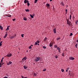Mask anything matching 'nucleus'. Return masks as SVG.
Wrapping results in <instances>:
<instances>
[{"instance_id":"obj_64","label":"nucleus","mask_w":78,"mask_h":78,"mask_svg":"<svg viewBox=\"0 0 78 78\" xmlns=\"http://www.w3.org/2000/svg\"><path fill=\"white\" fill-rule=\"evenodd\" d=\"M27 52H28V50L27 51Z\"/></svg>"},{"instance_id":"obj_22","label":"nucleus","mask_w":78,"mask_h":78,"mask_svg":"<svg viewBox=\"0 0 78 78\" xmlns=\"http://www.w3.org/2000/svg\"><path fill=\"white\" fill-rule=\"evenodd\" d=\"M37 43H38V44H39V43L40 42V41H39L37 40L36 41V42Z\"/></svg>"},{"instance_id":"obj_26","label":"nucleus","mask_w":78,"mask_h":78,"mask_svg":"<svg viewBox=\"0 0 78 78\" xmlns=\"http://www.w3.org/2000/svg\"><path fill=\"white\" fill-rule=\"evenodd\" d=\"M37 45V43L36 42H35V44L34 45Z\"/></svg>"},{"instance_id":"obj_2","label":"nucleus","mask_w":78,"mask_h":78,"mask_svg":"<svg viewBox=\"0 0 78 78\" xmlns=\"http://www.w3.org/2000/svg\"><path fill=\"white\" fill-rule=\"evenodd\" d=\"M67 24H69V23H71V22L69 21V20H68L67 19H66Z\"/></svg>"},{"instance_id":"obj_34","label":"nucleus","mask_w":78,"mask_h":78,"mask_svg":"<svg viewBox=\"0 0 78 78\" xmlns=\"http://www.w3.org/2000/svg\"><path fill=\"white\" fill-rule=\"evenodd\" d=\"M6 30H9V27H7V29H6Z\"/></svg>"},{"instance_id":"obj_55","label":"nucleus","mask_w":78,"mask_h":78,"mask_svg":"<svg viewBox=\"0 0 78 78\" xmlns=\"http://www.w3.org/2000/svg\"><path fill=\"white\" fill-rule=\"evenodd\" d=\"M0 65H2V63H0Z\"/></svg>"},{"instance_id":"obj_21","label":"nucleus","mask_w":78,"mask_h":78,"mask_svg":"<svg viewBox=\"0 0 78 78\" xmlns=\"http://www.w3.org/2000/svg\"><path fill=\"white\" fill-rule=\"evenodd\" d=\"M29 49H31V48H31V46H30L29 47Z\"/></svg>"},{"instance_id":"obj_8","label":"nucleus","mask_w":78,"mask_h":78,"mask_svg":"<svg viewBox=\"0 0 78 78\" xmlns=\"http://www.w3.org/2000/svg\"><path fill=\"white\" fill-rule=\"evenodd\" d=\"M24 3H28V1L27 0H25L24 1Z\"/></svg>"},{"instance_id":"obj_45","label":"nucleus","mask_w":78,"mask_h":78,"mask_svg":"<svg viewBox=\"0 0 78 78\" xmlns=\"http://www.w3.org/2000/svg\"><path fill=\"white\" fill-rule=\"evenodd\" d=\"M66 70H69V68H66Z\"/></svg>"},{"instance_id":"obj_25","label":"nucleus","mask_w":78,"mask_h":78,"mask_svg":"<svg viewBox=\"0 0 78 78\" xmlns=\"http://www.w3.org/2000/svg\"><path fill=\"white\" fill-rule=\"evenodd\" d=\"M73 36V34L72 33H70V36Z\"/></svg>"},{"instance_id":"obj_53","label":"nucleus","mask_w":78,"mask_h":78,"mask_svg":"<svg viewBox=\"0 0 78 78\" xmlns=\"http://www.w3.org/2000/svg\"><path fill=\"white\" fill-rule=\"evenodd\" d=\"M69 75H70V73H69Z\"/></svg>"},{"instance_id":"obj_42","label":"nucleus","mask_w":78,"mask_h":78,"mask_svg":"<svg viewBox=\"0 0 78 78\" xmlns=\"http://www.w3.org/2000/svg\"><path fill=\"white\" fill-rule=\"evenodd\" d=\"M2 45V43H0V47H1Z\"/></svg>"},{"instance_id":"obj_43","label":"nucleus","mask_w":78,"mask_h":78,"mask_svg":"<svg viewBox=\"0 0 78 78\" xmlns=\"http://www.w3.org/2000/svg\"><path fill=\"white\" fill-rule=\"evenodd\" d=\"M75 47H77V46H78V45L77 44H76V45H75Z\"/></svg>"},{"instance_id":"obj_48","label":"nucleus","mask_w":78,"mask_h":78,"mask_svg":"<svg viewBox=\"0 0 78 78\" xmlns=\"http://www.w3.org/2000/svg\"><path fill=\"white\" fill-rule=\"evenodd\" d=\"M21 77H22V78H24V77H23V76H22Z\"/></svg>"},{"instance_id":"obj_37","label":"nucleus","mask_w":78,"mask_h":78,"mask_svg":"<svg viewBox=\"0 0 78 78\" xmlns=\"http://www.w3.org/2000/svg\"><path fill=\"white\" fill-rule=\"evenodd\" d=\"M54 47L55 48H57V46L56 45H54Z\"/></svg>"},{"instance_id":"obj_41","label":"nucleus","mask_w":78,"mask_h":78,"mask_svg":"<svg viewBox=\"0 0 78 78\" xmlns=\"http://www.w3.org/2000/svg\"><path fill=\"white\" fill-rule=\"evenodd\" d=\"M15 20H16V19H14L12 20H13V21H14Z\"/></svg>"},{"instance_id":"obj_24","label":"nucleus","mask_w":78,"mask_h":78,"mask_svg":"<svg viewBox=\"0 0 78 78\" xmlns=\"http://www.w3.org/2000/svg\"><path fill=\"white\" fill-rule=\"evenodd\" d=\"M37 0H35L34 3H37Z\"/></svg>"},{"instance_id":"obj_46","label":"nucleus","mask_w":78,"mask_h":78,"mask_svg":"<svg viewBox=\"0 0 78 78\" xmlns=\"http://www.w3.org/2000/svg\"><path fill=\"white\" fill-rule=\"evenodd\" d=\"M58 52H59V53H60V52H61V51L60 50H58Z\"/></svg>"},{"instance_id":"obj_61","label":"nucleus","mask_w":78,"mask_h":78,"mask_svg":"<svg viewBox=\"0 0 78 78\" xmlns=\"http://www.w3.org/2000/svg\"><path fill=\"white\" fill-rule=\"evenodd\" d=\"M24 78H28L27 77H24Z\"/></svg>"},{"instance_id":"obj_4","label":"nucleus","mask_w":78,"mask_h":78,"mask_svg":"<svg viewBox=\"0 0 78 78\" xmlns=\"http://www.w3.org/2000/svg\"><path fill=\"white\" fill-rule=\"evenodd\" d=\"M11 56H12V54L10 53L9 54H7L6 55V56H8V57H10Z\"/></svg>"},{"instance_id":"obj_1","label":"nucleus","mask_w":78,"mask_h":78,"mask_svg":"<svg viewBox=\"0 0 78 78\" xmlns=\"http://www.w3.org/2000/svg\"><path fill=\"white\" fill-rule=\"evenodd\" d=\"M34 60L35 62H37L41 60V57H36Z\"/></svg>"},{"instance_id":"obj_54","label":"nucleus","mask_w":78,"mask_h":78,"mask_svg":"<svg viewBox=\"0 0 78 78\" xmlns=\"http://www.w3.org/2000/svg\"><path fill=\"white\" fill-rule=\"evenodd\" d=\"M2 42H3V41H1V42H0V43H2Z\"/></svg>"},{"instance_id":"obj_18","label":"nucleus","mask_w":78,"mask_h":78,"mask_svg":"<svg viewBox=\"0 0 78 78\" xmlns=\"http://www.w3.org/2000/svg\"><path fill=\"white\" fill-rule=\"evenodd\" d=\"M25 11L26 12H29V9H25Z\"/></svg>"},{"instance_id":"obj_59","label":"nucleus","mask_w":78,"mask_h":78,"mask_svg":"<svg viewBox=\"0 0 78 78\" xmlns=\"http://www.w3.org/2000/svg\"><path fill=\"white\" fill-rule=\"evenodd\" d=\"M3 59H4V58L3 57L2 59L3 60Z\"/></svg>"},{"instance_id":"obj_60","label":"nucleus","mask_w":78,"mask_h":78,"mask_svg":"<svg viewBox=\"0 0 78 78\" xmlns=\"http://www.w3.org/2000/svg\"><path fill=\"white\" fill-rule=\"evenodd\" d=\"M76 42H78V40H77Z\"/></svg>"},{"instance_id":"obj_6","label":"nucleus","mask_w":78,"mask_h":78,"mask_svg":"<svg viewBox=\"0 0 78 78\" xmlns=\"http://www.w3.org/2000/svg\"><path fill=\"white\" fill-rule=\"evenodd\" d=\"M30 16L31 18H34L33 16H34V14H33L32 15L30 14Z\"/></svg>"},{"instance_id":"obj_57","label":"nucleus","mask_w":78,"mask_h":78,"mask_svg":"<svg viewBox=\"0 0 78 78\" xmlns=\"http://www.w3.org/2000/svg\"><path fill=\"white\" fill-rule=\"evenodd\" d=\"M53 0H50V2H51Z\"/></svg>"},{"instance_id":"obj_16","label":"nucleus","mask_w":78,"mask_h":78,"mask_svg":"<svg viewBox=\"0 0 78 78\" xmlns=\"http://www.w3.org/2000/svg\"><path fill=\"white\" fill-rule=\"evenodd\" d=\"M27 6H29L30 5V3H29V2H28L27 3Z\"/></svg>"},{"instance_id":"obj_9","label":"nucleus","mask_w":78,"mask_h":78,"mask_svg":"<svg viewBox=\"0 0 78 78\" xmlns=\"http://www.w3.org/2000/svg\"><path fill=\"white\" fill-rule=\"evenodd\" d=\"M53 32H54V33H56V28L54 29L53 30Z\"/></svg>"},{"instance_id":"obj_20","label":"nucleus","mask_w":78,"mask_h":78,"mask_svg":"<svg viewBox=\"0 0 78 78\" xmlns=\"http://www.w3.org/2000/svg\"><path fill=\"white\" fill-rule=\"evenodd\" d=\"M47 37H45V38H44V41H46V40H47Z\"/></svg>"},{"instance_id":"obj_52","label":"nucleus","mask_w":78,"mask_h":78,"mask_svg":"<svg viewBox=\"0 0 78 78\" xmlns=\"http://www.w3.org/2000/svg\"><path fill=\"white\" fill-rule=\"evenodd\" d=\"M4 64L3 63H2V66H3V65Z\"/></svg>"},{"instance_id":"obj_32","label":"nucleus","mask_w":78,"mask_h":78,"mask_svg":"<svg viewBox=\"0 0 78 78\" xmlns=\"http://www.w3.org/2000/svg\"><path fill=\"white\" fill-rule=\"evenodd\" d=\"M61 71L62 72H63L64 71V70L63 69H62Z\"/></svg>"},{"instance_id":"obj_23","label":"nucleus","mask_w":78,"mask_h":78,"mask_svg":"<svg viewBox=\"0 0 78 78\" xmlns=\"http://www.w3.org/2000/svg\"><path fill=\"white\" fill-rule=\"evenodd\" d=\"M50 47H51L52 46V44H51V43H50L49 45Z\"/></svg>"},{"instance_id":"obj_19","label":"nucleus","mask_w":78,"mask_h":78,"mask_svg":"<svg viewBox=\"0 0 78 78\" xmlns=\"http://www.w3.org/2000/svg\"><path fill=\"white\" fill-rule=\"evenodd\" d=\"M57 48V49L58 50H61V49H60V48H59V47H58Z\"/></svg>"},{"instance_id":"obj_63","label":"nucleus","mask_w":78,"mask_h":78,"mask_svg":"<svg viewBox=\"0 0 78 78\" xmlns=\"http://www.w3.org/2000/svg\"><path fill=\"white\" fill-rule=\"evenodd\" d=\"M66 14H67V12H66Z\"/></svg>"},{"instance_id":"obj_14","label":"nucleus","mask_w":78,"mask_h":78,"mask_svg":"<svg viewBox=\"0 0 78 78\" xmlns=\"http://www.w3.org/2000/svg\"><path fill=\"white\" fill-rule=\"evenodd\" d=\"M0 28L2 30H3V27L2 26V25L0 26Z\"/></svg>"},{"instance_id":"obj_49","label":"nucleus","mask_w":78,"mask_h":78,"mask_svg":"<svg viewBox=\"0 0 78 78\" xmlns=\"http://www.w3.org/2000/svg\"><path fill=\"white\" fill-rule=\"evenodd\" d=\"M2 67V65H0V67Z\"/></svg>"},{"instance_id":"obj_51","label":"nucleus","mask_w":78,"mask_h":78,"mask_svg":"<svg viewBox=\"0 0 78 78\" xmlns=\"http://www.w3.org/2000/svg\"><path fill=\"white\" fill-rule=\"evenodd\" d=\"M68 25H69V26H70V23L68 24Z\"/></svg>"},{"instance_id":"obj_17","label":"nucleus","mask_w":78,"mask_h":78,"mask_svg":"<svg viewBox=\"0 0 78 78\" xmlns=\"http://www.w3.org/2000/svg\"><path fill=\"white\" fill-rule=\"evenodd\" d=\"M46 6H48V7L50 6V5L49 4H47Z\"/></svg>"},{"instance_id":"obj_15","label":"nucleus","mask_w":78,"mask_h":78,"mask_svg":"<svg viewBox=\"0 0 78 78\" xmlns=\"http://www.w3.org/2000/svg\"><path fill=\"white\" fill-rule=\"evenodd\" d=\"M7 36V34H5V36H4V38H6Z\"/></svg>"},{"instance_id":"obj_47","label":"nucleus","mask_w":78,"mask_h":78,"mask_svg":"<svg viewBox=\"0 0 78 78\" xmlns=\"http://www.w3.org/2000/svg\"><path fill=\"white\" fill-rule=\"evenodd\" d=\"M65 11H66V12H67V9H66Z\"/></svg>"},{"instance_id":"obj_39","label":"nucleus","mask_w":78,"mask_h":78,"mask_svg":"<svg viewBox=\"0 0 78 78\" xmlns=\"http://www.w3.org/2000/svg\"><path fill=\"white\" fill-rule=\"evenodd\" d=\"M62 56H64V53H62Z\"/></svg>"},{"instance_id":"obj_35","label":"nucleus","mask_w":78,"mask_h":78,"mask_svg":"<svg viewBox=\"0 0 78 78\" xmlns=\"http://www.w3.org/2000/svg\"><path fill=\"white\" fill-rule=\"evenodd\" d=\"M3 59H2L1 60V63H2V62H3Z\"/></svg>"},{"instance_id":"obj_3","label":"nucleus","mask_w":78,"mask_h":78,"mask_svg":"<svg viewBox=\"0 0 78 78\" xmlns=\"http://www.w3.org/2000/svg\"><path fill=\"white\" fill-rule=\"evenodd\" d=\"M26 59H27V57H26V56H25L23 58L22 60V61H23V62H24L23 61L24 60H25V61H26Z\"/></svg>"},{"instance_id":"obj_40","label":"nucleus","mask_w":78,"mask_h":78,"mask_svg":"<svg viewBox=\"0 0 78 78\" xmlns=\"http://www.w3.org/2000/svg\"><path fill=\"white\" fill-rule=\"evenodd\" d=\"M46 70V69H44L43 70V71H45Z\"/></svg>"},{"instance_id":"obj_7","label":"nucleus","mask_w":78,"mask_h":78,"mask_svg":"<svg viewBox=\"0 0 78 78\" xmlns=\"http://www.w3.org/2000/svg\"><path fill=\"white\" fill-rule=\"evenodd\" d=\"M69 59L71 60H74V59H75V58L72 57H70L69 58Z\"/></svg>"},{"instance_id":"obj_50","label":"nucleus","mask_w":78,"mask_h":78,"mask_svg":"<svg viewBox=\"0 0 78 78\" xmlns=\"http://www.w3.org/2000/svg\"><path fill=\"white\" fill-rule=\"evenodd\" d=\"M20 62L21 63H22V61H20Z\"/></svg>"},{"instance_id":"obj_36","label":"nucleus","mask_w":78,"mask_h":78,"mask_svg":"<svg viewBox=\"0 0 78 78\" xmlns=\"http://www.w3.org/2000/svg\"><path fill=\"white\" fill-rule=\"evenodd\" d=\"M61 39L60 38H57V40L58 41V40H59V39Z\"/></svg>"},{"instance_id":"obj_12","label":"nucleus","mask_w":78,"mask_h":78,"mask_svg":"<svg viewBox=\"0 0 78 78\" xmlns=\"http://www.w3.org/2000/svg\"><path fill=\"white\" fill-rule=\"evenodd\" d=\"M23 20H27V18H26V17H24L23 18Z\"/></svg>"},{"instance_id":"obj_38","label":"nucleus","mask_w":78,"mask_h":78,"mask_svg":"<svg viewBox=\"0 0 78 78\" xmlns=\"http://www.w3.org/2000/svg\"><path fill=\"white\" fill-rule=\"evenodd\" d=\"M7 17H11V15H10V16H6Z\"/></svg>"},{"instance_id":"obj_31","label":"nucleus","mask_w":78,"mask_h":78,"mask_svg":"<svg viewBox=\"0 0 78 78\" xmlns=\"http://www.w3.org/2000/svg\"><path fill=\"white\" fill-rule=\"evenodd\" d=\"M72 17V16L71 15H70V17L69 18V19L71 20V17Z\"/></svg>"},{"instance_id":"obj_33","label":"nucleus","mask_w":78,"mask_h":78,"mask_svg":"<svg viewBox=\"0 0 78 78\" xmlns=\"http://www.w3.org/2000/svg\"><path fill=\"white\" fill-rule=\"evenodd\" d=\"M55 57V58H56V59H57V58H58V56H57V55H56Z\"/></svg>"},{"instance_id":"obj_5","label":"nucleus","mask_w":78,"mask_h":78,"mask_svg":"<svg viewBox=\"0 0 78 78\" xmlns=\"http://www.w3.org/2000/svg\"><path fill=\"white\" fill-rule=\"evenodd\" d=\"M7 65H10V64H12V62H11V61H9V62L7 63Z\"/></svg>"},{"instance_id":"obj_28","label":"nucleus","mask_w":78,"mask_h":78,"mask_svg":"<svg viewBox=\"0 0 78 78\" xmlns=\"http://www.w3.org/2000/svg\"><path fill=\"white\" fill-rule=\"evenodd\" d=\"M23 35H24V34H22L21 35V37H23Z\"/></svg>"},{"instance_id":"obj_27","label":"nucleus","mask_w":78,"mask_h":78,"mask_svg":"<svg viewBox=\"0 0 78 78\" xmlns=\"http://www.w3.org/2000/svg\"><path fill=\"white\" fill-rule=\"evenodd\" d=\"M61 5H62L63 6H64V5L63 2H61Z\"/></svg>"},{"instance_id":"obj_44","label":"nucleus","mask_w":78,"mask_h":78,"mask_svg":"<svg viewBox=\"0 0 78 78\" xmlns=\"http://www.w3.org/2000/svg\"><path fill=\"white\" fill-rule=\"evenodd\" d=\"M4 78H8V77L5 76L4 77Z\"/></svg>"},{"instance_id":"obj_10","label":"nucleus","mask_w":78,"mask_h":78,"mask_svg":"<svg viewBox=\"0 0 78 78\" xmlns=\"http://www.w3.org/2000/svg\"><path fill=\"white\" fill-rule=\"evenodd\" d=\"M37 73H34L33 75L35 76H37Z\"/></svg>"},{"instance_id":"obj_13","label":"nucleus","mask_w":78,"mask_h":78,"mask_svg":"<svg viewBox=\"0 0 78 78\" xmlns=\"http://www.w3.org/2000/svg\"><path fill=\"white\" fill-rule=\"evenodd\" d=\"M15 36H16V35H14V36H11V37H10V38L11 39H12V38H14V37Z\"/></svg>"},{"instance_id":"obj_62","label":"nucleus","mask_w":78,"mask_h":78,"mask_svg":"<svg viewBox=\"0 0 78 78\" xmlns=\"http://www.w3.org/2000/svg\"><path fill=\"white\" fill-rule=\"evenodd\" d=\"M37 45H39V44H37Z\"/></svg>"},{"instance_id":"obj_11","label":"nucleus","mask_w":78,"mask_h":78,"mask_svg":"<svg viewBox=\"0 0 78 78\" xmlns=\"http://www.w3.org/2000/svg\"><path fill=\"white\" fill-rule=\"evenodd\" d=\"M23 67L24 69H27L28 68V67L25 66H24Z\"/></svg>"},{"instance_id":"obj_58","label":"nucleus","mask_w":78,"mask_h":78,"mask_svg":"<svg viewBox=\"0 0 78 78\" xmlns=\"http://www.w3.org/2000/svg\"><path fill=\"white\" fill-rule=\"evenodd\" d=\"M30 46H33V45L31 44V45H30Z\"/></svg>"},{"instance_id":"obj_56","label":"nucleus","mask_w":78,"mask_h":78,"mask_svg":"<svg viewBox=\"0 0 78 78\" xmlns=\"http://www.w3.org/2000/svg\"><path fill=\"white\" fill-rule=\"evenodd\" d=\"M66 72H68V70H66Z\"/></svg>"},{"instance_id":"obj_29","label":"nucleus","mask_w":78,"mask_h":78,"mask_svg":"<svg viewBox=\"0 0 78 78\" xmlns=\"http://www.w3.org/2000/svg\"><path fill=\"white\" fill-rule=\"evenodd\" d=\"M78 20L76 21V24H78Z\"/></svg>"},{"instance_id":"obj_30","label":"nucleus","mask_w":78,"mask_h":78,"mask_svg":"<svg viewBox=\"0 0 78 78\" xmlns=\"http://www.w3.org/2000/svg\"><path fill=\"white\" fill-rule=\"evenodd\" d=\"M43 48H44V49H45V48H46V47L43 46Z\"/></svg>"}]
</instances>
